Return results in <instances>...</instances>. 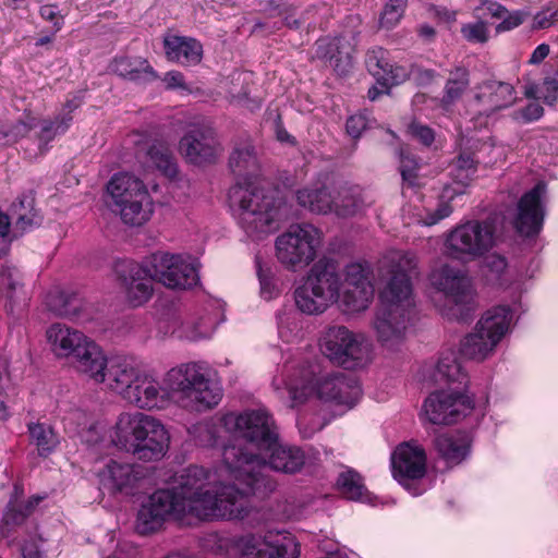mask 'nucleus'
Listing matches in <instances>:
<instances>
[{
    "instance_id": "obj_1",
    "label": "nucleus",
    "mask_w": 558,
    "mask_h": 558,
    "mask_svg": "<svg viewBox=\"0 0 558 558\" xmlns=\"http://www.w3.org/2000/svg\"><path fill=\"white\" fill-rule=\"evenodd\" d=\"M222 463L235 483H222L216 472L199 465L185 468L183 488L192 502V518L201 521L243 520L250 515L252 496L265 498L277 488L276 480L264 474L265 461L241 446H226Z\"/></svg>"
},
{
    "instance_id": "obj_2",
    "label": "nucleus",
    "mask_w": 558,
    "mask_h": 558,
    "mask_svg": "<svg viewBox=\"0 0 558 558\" xmlns=\"http://www.w3.org/2000/svg\"><path fill=\"white\" fill-rule=\"evenodd\" d=\"M284 386L293 405L316 398L323 402L352 408L362 395L361 386L352 375L343 372L319 374L317 366L312 364L295 368Z\"/></svg>"
},
{
    "instance_id": "obj_3",
    "label": "nucleus",
    "mask_w": 558,
    "mask_h": 558,
    "mask_svg": "<svg viewBox=\"0 0 558 558\" xmlns=\"http://www.w3.org/2000/svg\"><path fill=\"white\" fill-rule=\"evenodd\" d=\"M111 440L119 449L141 461H158L169 448L170 436L156 417L142 412L121 413L116 422Z\"/></svg>"
},
{
    "instance_id": "obj_4",
    "label": "nucleus",
    "mask_w": 558,
    "mask_h": 558,
    "mask_svg": "<svg viewBox=\"0 0 558 558\" xmlns=\"http://www.w3.org/2000/svg\"><path fill=\"white\" fill-rule=\"evenodd\" d=\"M228 198L246 233H269L277 229L283 203L275 190L266 189L257 180H245L230 187Z\"/></svg>"
},
{
    "instance_id": "obj_5",
    "label": "nucleus",
    "mask_w": 558,
    "mask_h": 558,
    "mask_svg": "<svg viewBox=\"0 0 558 558\" xmlns=\"http://www.w3.org/2000/svg\"><path fill=\"white\" fill-rule=\"evenodd\" d=\"M165 381L178 395L181 405L193 411L211 409L222 398V389L211 379V369L205 363L189 362L173 367Z\"/></svg>"
},
{
    "instance_id": "obj_6",
    "label": "nucleus",
    "mask_w": 558,
    "mask_h": 558,
    "mask_svg": "<svg viewBox=\"0 0 558 558\" xmlns=\"http://www.w3.org/2000/svg\"><path fill=\"white\" fill-rule=\"evenodd\" d=\"M342 277L332 258H320L294 291L296 307L307 315H319L337 303L340 307Z\"/></svg>"
},
{
    "instance_id": "obj_7",
    "label": "nucleus",
    "mask_w": 558,
    "mask_h": 558,
    "mask_svg": "<svg viewBox=\"0 0 558 558\" xmlns=\"http://www.w3.org/2000/svg\"><path fill=\"white\" fill-rule=\"evenodd\" d=\"M185 469L175 477L171 488L154 492L137 512L136 529L141 534L159 530L168 517L182 521L192 517V502L183 488Z\"/></svg>"
},
{
    "instance_id": "obj_8",
    "label": "nucleus",
    "mask_w": 558,
    "mask_h": 558,
    "mask_svg": "<svg viewBox=\"0 0 558 558\" xmlns=\"http://www.w3.org/2000/svg\"><path fill=\"white\" fill-rule=\"evenodd\" d=\"M319 349L331 363L345 369L362 368L373 360L371 340L344 325L327 326L320 333Z\"/></svg>"
},
{
    "instance_id": "obj_9",
    "label": "nucleus",
    "mask_w": 558,
    "mask_h": 558,
    "mask_svg": "<svg viewBox=\"0 0 558 558\" xmlns=\"http://www.w3.org/2000/svg\"><path fill=\"white\" fill-rule=\"evenodd\" d=\"M429 281L446 300V304L439 308L442 316L463 323L472 318L477 306L475 292L463 270L442 265L432 271Z\"/></svg>"
},
{
    "instance_id": "obj_10",
    "label": "nucleus",
    "mask_w": 558,
    "mask_h": 558,
    "mask_svg": "<svg viewBox=\"0 0 558 558\" xmlns=\"http://www.w3.org/2000/svg\"><path fill=\"white\" fill-rule=\"evenodd\" d=\"M323 244V232L312 223L291 225L275 242L276 257L289 270H299L316 257Z\"/></svg>"
},
{
    "instance_id": "obj_11",
    "label": "nucleus",
    "mask_w": 558,
    "mask_h": 558,
    "mask_svg": "<svg viewBox=\"0 0 558 558\" xmlns=\"http://www.w3.org/2000/svg\"><path fill=\"white\" fill-rule=\"evenodd\" d=\"M496 244V230L488 220H470L453 228L445 239L449 257L462 262L475 260Z\"/></svg>"
},
{
    "instance_id": "obj_12",
    "label": "nucleus",
    "mask_w": 558,
    "mask_h": 558,
    "mask_svg": "<svg viewBox=\"0 0 558 558\" xmlns=\"http://www.w3.org/2000/svg\"><path fill=\"white\" fill-rule=\"evenodd\" d=\"M511 319V310L508 306L488 310L477 322L474 331L462 340L461 354L475 361L488 357L507 333Z\"/></svg>"
},
{
    "instance_id": "obj_13",
    "label": "nucleus",
    "mask_w": 558,
    "mask_h": 558,
    "mask_svg": "<svg viewBox=\"0 0 558 558\" xmlns=\"http://www.w3.org/2000/svg\"><path fill=\"white\" fill-rule=\"evenodd\" d=\"M147 267L155 281L173 290H187L199 282L198 269L189 255L156 252L147 257Z\"/></svg>"
},
{
    "instance_id": "obj_14",
    "label": "nucleus",
    "mask_w": 558,
    "mask_h": 558,
    "mask_svg": "<svg viewBox=\"0 0 558 558\" xmlns=\"http://www.w3.org/2000/svg\"><path fill=\"white\" fill-rule=\"evenodd\" d=\"M239 558H300L301 546L287 531L247 534L236 542Z\"/></svg>"
},
{
    "instance_id": "obj_15",
    "label": "nucleus",
    "mask_w": 558,
    "mask_h": 558,
    "mask_svg": "<svg viewBox=\"0 0 558 558\" xmlns=\"http://www.w3.org/2000/svg\"><path fill=\"white\" fill-rule=\"evenodd\" d=\"M412 307L413 300L397 295L387 299L385 293L380 292V306L373 325L383 345L392 348L403 339Z\"/></svg>"
},
{
    "instance_id": "obj_16",
    "label": "nucleus",
    "mask_w": 558,
    "mask_h": 558,
    "mask_svg": "<svg viewBox=\"0 0 558 558\" xmlns=\"http://www.w3.org/2000/svg\"><path fill=\"white\" fill-rule=\"evenodd\" d=\"M340 310L355 314L368 308L374 298L373 268L367 262H353L343 269Z\"/></svg>"
},
{
    "instance_id": "obj_17",
    "label": "nucleus",
    "mask_w": 558,
    "mask_h": 558,
    "mask_svg": "<svg viewBox=\"0 0 558 558\" xmlns=\"http://www.w3.org/2000/svg\"><path fill=\"white\" fill-rule=\"evenodd\" d=\"M226 424H232L238 436L255 447L259 453L271 449L279 439L275 421L266 410H247L239 415H228Z\"/></svg>"
},
{
    "instance_id": "obj_18",
    "label": "nucleus",
    "mask_w": 558,
    "mask_h": 558,
    "mask_svg": "<svg viewBox=\"0 0 558 558\" xmlns=\"http://www.w3.org/2000/svg\"><path fill=\"white\" fill-rule=\"evenodd\" d=\"M474 409V400L460 390H437L424 401V413L432 424H453Z\"/></svg>"
},
{
    "instance_id": "obj_19",
    "label": "nucleus",
    "mask_w": 558,
    "mask_h": 558,
    "mask_svg": "<svg viewBox=\"0 0 558 558\" xmlns=\"http://www.w3.org/2000/svg\"><path fill=\"white\" fill-rule=\"evenodd\" d=\"M180 153L194 165L213 163L222 153L215 129L209 124H194L180 140Z\"/></svg>"
},
{
    "instance_id": "obj_20",
    "label": "nucleus",
    "mask_w": 558,
    "mask_h": 558,
    "mask_svg": "<svg viewBox=\"0 0 558 558\" xmlns=\"http://www.w3.org/2000/svg\"><path fill=\"white\" fill-rule=\"evenodd\" d=\"M116 274L131 306H142L150 300L155 280L147 267V258L142 264L134 260L118 262Z\"/></svg>"
},
{
    "instance_id": "obj_21",
    "label": "nucleus",
    "mask_w": 558,
    "mask_h": 558,
    "mask_svg": "<svg viewBox=\"0 0 558 558\" xmlns=\"http://www.w3.org/2000/svg\"><path fill=\"white\" fill-rule=\"evenodd\" d=\"M389 279L383 291L385 296L393 295L412 300L411 279L418 275V258L412 251H391L386 256Z\"/></svg>"
},
{
    "instance_id": "obj_22",
    "label": "nucleus",
    "mask_w": 558,
    "mask_h": 558,
    "mask_svg": "<svg viewBox=\"0 0 558 558\" xmlns=\"http://www.w3.org/2000/svg\"><path fill=\"white\" fill-rule=\"evenodd\" d=\"M99 488L109 495H132L144 477L143 468L135 463L109 460L97 472Z\"/></svg>"
},
{
    "instance_id": "obj_23",
    "label": "nucleus",
    "mask_w": 558,
    "mask_h": 558,
    "mask_svg": "<svg viewBox=\"0 0 558 558\" xmlns=\"http://www.w3.org/2000/svg\"><path fill=\"white\" fill-rule=\"evenodd\" d=\"M545 193L546 185L539 182L519 199L513 226L521 235L531 236L541 231L545 217L542 202Z\"/></svg>"
},
{
    "instance_id": "obj_24",
    "label": "nucleus",
    "mask_w": 558,
    "mask_h": 558,
    "mask_svg": "<svg viewBox=\"0 0 558 558\" xmlns=\"http://www.w3.org/2000/svg\"><path fill=\"white\" fill-rule=\"evenodd\" d=\"M427 457L424 448L415 441L399 445L392 456L393 477L401 484L408 480L422 478L426 473Z\"/></svg>"
},
{
    "instance_id": "obj_25",
    "label": "nucleus",
    "mask_w": 558,
    "mask_h": 558,
    "mask_svg": "<svg viewBox=\"0 0 558 558\" xmlns=\"http://www.w3.org/2000/svg\"><path fill=\"white\" fill-rule=\"evenodd\" d=\"M474 100L482 107L480 114L489 117L511 107L517 100V93L508 82L487 80L476 86Z\"/></svg>"
},
{
    "instance_id": "obj_26",
    "label": "nucleus",
    "mask_w": 558,
    "mask_h": 558,
    "mask_svg": "<svg viewBox=\"0 0 558 558\" xmlns=\"http://www.w3.org/2000/svg\"><path fill=\"white\" fill-rule=\"evenodd\" d=\"M354 47L345 37L320 38L315 44L314 58L327 62L339 75H345L353 65Z\"/></svg>"
},
{
    "instance_id": "obj_27",
    "label": "nucleus",
    "mask_w": 558,
    "mask_h": 558,
    "mask_svg": "<svg viewBox=\"0 0 558 558\" xmlns=\"http://www.w3.org/2000/svg\"><path fill=\"white\" fill-rule=\"evenodd\" d=\"M142 369L132 357L113 356L109 359L101 384L119 393L123 399L130 392Z\"/></svg>"
},
{
    "instance_id": "obj_28",
    "label": "nucleus",
    "mask_w": 558,
    "mask_h": 558,
    "mask_svg": "<svg viewBox=\"0 0 558 558\" xmlns=\"http://www.w3.org/2000/svg\"><path fill=\"white\" fill-rule=\"evenodd\" d=\"M46 335L53 353L59 357H72V361L90 341L82 331L63 324H52Z\"/></svg>"
},
{
    "instance_id": "obj_29",
    "label": "nucleus",
    "mask_w": 558,
    "mask_h": 558,
    "mask_svg": "<svg viewBox=\"0 0 558 558\" xmlns=\"http://www.w3.org/2000/svg\"><path fill=\"white\" fill-rule=\"evenodd\" d=\"M124 400L138 409L151 410L163 405L165 393L160 383L142 371Z\"/></svg>"
},
{
    "instance_id": "obj_30",
    "label": "nucleus",
    "mask_w": 558,
    "mask_h": 558,
    "mask_svg": "<svg viewBox=\"0 0 558 558\" xmlns=\"http://www.w3.org/2000/svg\"><path fill=\"white\" fill-rule=\"evenodd\" d=\"M262 453L267 454L266 460L260 453H257L265 461L263 473H266L267 465L276 471L284 474H295L302 470L305 464L304 451L295 446L279 444V440L271 449H266Z\"/></svg>"
},
{
    "instance_id": "obj_31",
    "label": "nucleus",
    "mask_w": 558,
    "mask_h": 558,
    "mask_svg": "<svg viewBox=\"0 0 558 558\" xmlns=\"http://www.w3.org/2000/svg\"><path fill=\"white\" fill-rule=\"evenodd\" d=\"M163 49L169 61L183 66L196 65L203 59V46L193 37L166 35L163 38Z\"/></svg>"
},
{
    "instance_id": "obj_32",
    "label": "nucleus",
    "mask_w": 558,
    "mask_h": 558,
    "mask_svg": "<svg viewBox=\"0 0 558 558\" xmlns=\"http://www.w3.org/2000/svg\"><path fill=\"white\" fill-rule=\"evenodd\" d=\"M109 359L102 349L93 340L85 344L82 351L72 361L75 371L96 384H100L105 378V371Z\"/></svg>"
},
{
    "instance_id": "obj_33",
    "label": "nucleus",
    "mask_w": 558,
    "mask_h": 558,
    "mask_svg": "<svg viewBox=\"0 0 558 558\" xmlns=\"http://www.w3.org/2000/svg\"><path fill=\"white\" fill-rule=\"evenodd\" d=\"M375 199L359 186H342L333 196L332 214L349 218L362 214Z\"/></svg>"
},
{
    "instance_id": "obj_34",
    "label": "nucleus",
    "mask_w": 558,
    "mask_h": 558,
    "mask_svg": "<svg viewBox=\"0 0 558 558\" xmlns=\"http://www.w3.org/2000/svg\"><path fill=\"white\" fill-rule=\"evenodd\" d=\"M109 69L131 82H153L158 77L148 60L140 56H118L111 61Z\"/></svg>"
},
{
    "instance_id": "obj_35",
    "label": "nucleus",
    "mask_w": 558,
    "mask_h": 558,
    "mask_svg": "<svg viewBox=\"0 0 558 558\" xmlns=\"http://www.w3.org/2000/svg\"><path fill=\"white\" fill-rule=\"evenodd\" d=\"M439 457L450 468L462 463L471 452V439L465 434H441L434 439Z\"/></svg>"
},
{
    "instance_id": "obj_36",
    "label": "nucleus",
    "mask_w": 558,
    "mask_h": 558,
    "mask_svg": "<svg viewBox=\"0 0 558 558\" xmlns=\"http://www.w3.org/2000/svg\"><path fill=\"white\" fill-rule=\"evenodd\" d=\"M107 191L116 207L129 204L148 193L143 181L126 172L116 173L108 182Z\"/></svg>"
},
{
    "instance_id": "obj_37",
    "label": "nucleus",
    "mask_w": 558,
    "mask_h": 558,
    "mask_svg": "<svg viewBox=\"0 0 558 558\" xmlns=\"http://www.w3.org/2000/svg\"><path fill=\"white\" fill-rule=\"evenodd\" d=\"M229 168L234 175L242 179L240 182L253 181L250 177L258 173L259 161L251 141L235 144L229 157Z\"/></svg>"
},
{
    "instance_id": "obj_38",
    "label": "nucleus",
    "mask_w": 558,
    "mask_h": 558,
    "mask_svg": "<svg viewBox=\"0 0 558 558\" xmlns=\"http://www.w3.org/2000/svg\"><path fill=\"white\" fill-rule=\"evenodd\" d=\"M366 66L368 72L376 78L377 83L387 88L399 83V71L401 68H393L390 64L387 51L383 48H374L366 54Z\"/></svg>"
},
{
    "instance_id": "obj_39",
    "label": "nucleus",
    "mask_w": 558,
    "mask_h": 558,
    "mask_svg": "<svg viewBox=\"0 0 558 558\" xmlns=\"http://www.w3.org/2000/svg\"><path fill=\"white\" fill-rule=\"evenodd\" d=\"M333 196L335 193L325 185L303 187L295 193L296 202L301 207L318 215L331 214Z\"/></svg>"
},
{
    "instance_id": "obj_40",
    "label": "nucleus",
    "mask_w": 558,
    "mask_h": 558,
    "mask_svg": "<svg viewBox=\"0 0 558 558\" xmlns=\"http://www.w3.org/2000/svg\"><path fill=\"white\" fill-rule=\"evenodd\" d=\"M11 215L15 218L14 228L20 233L39 226L43 220L35 209V198L32 194L20 195L11 205Z\"/></svg>"
},
{
    "instance_id": "obj_41",
    "label": "nucleus",
    "mask_w": 558,
    "mask_h": 558,
    "mask_svg": "<svg viewBox=\"0 0 558 558\" xmlns=\"http://www.w3.org/2000/svg\"><path fill=\"white\" fill-rule=\"evenodd\" d=\"M122 221L132 227H138L147 222L154 213V203L149 193L132 201L129 204L117 207Z\"/></svg>"
},
{
    "instance_id": "obj_42",
    "label": "nucleus",
    "mask_w": 558,
    "mask_h": 558,
    "mask_svg": "<svg viewBox=\"0 0 558 558\" xmlns=\"http://www.w3.org/2000/svg\"><path fill=\"white\" fill-rule=\"evenodd\" d=\"M470 86V73L464 66H457L449 72L440 99L441 107L450 108L457 104Z\"/></svg>"
},
{
    "instance_id": "obj_43",
    "label": "nucleus",
    "mask_w": 558,
    "mask_h": 558,
    "mask_svg": "<svg viewBox=\"0 0 558 558\" xmlns=\"http://www.w3.org/2000/svg\"><path fill=\"white\" fill-rule=\"evenodd\" d=\"M29 439L36 446L40 457L47 458L59 445V437L53 428L45 423H31L27 426Z\"/></svg>"
},
{
    "instance_id": "obj_44",
    "label": "nucleus",
    "mask_w": 558,
    "mask_h": 558,
    "mask_svg": "<svg viewBox=\"0 0 558 558\" xmlns=\"http://www.w3.org/2000/svg\"><path fill=\"white\" fill-rule=\"evenodd\" d=\"M336 486L340 494L347 499L366 500L368 497V490L364 485L363 477L353 469H345L340 472Z\"/></svg>"
},
{
    "instance_id": "obj_45",
    "label": "nucleus",
    "mask_w": 558,
    "mask_h": 558,
    "mask_svg": "<svg viewBox=\"0 0 558 558\" xmlns=\"http://www.w3.org/2000/svg\"><path fill=\"white\" fill-rule=\"evenodd\" d=\"M46 305L57 316L71 317L78 314L81 300L74 293L61 290L50 291L46 296Z\"/></svg>"
},
{
    "instance_id": "obj_46",
    "label": "nucleus",
    "mask_w": 558,
    "mask_h": 558,
    "mask_svg": "<svg viewBox=\"0 0 558 558\" xmlns=\"http://www.w3.org/2000/svg\"><path fill=\"white\" fill-rule=\"evenodd\" d=\"M436 378L448 384H459L465 386L468 375L463 371L454 353L442 354L436 365Z\"/></svg>"
},
{
    "instance_id": "obj_47",
    "label": "nucleus",
    "mask_w": 558,
    "mask_h": 558,
    "mask_svg": "<svg viewBox=\"0 0 558 558\" xmlns=\"http://www.w3.org/2000/svg\"><path fill=\"white\" fill-rule=\"evenodd\" d=\"M43 499V496L36 495L23 504L10 501L2 517L3 525L12 527L23 524Z\"/></svg>"
},
{
    "instance_id": "obj_48",
    "label": "nucleus",
    "mask_w": 558,
    "mask_h": 558,
    "mask_svg": "<svg viewBox=\"0 0 558 558\" xmlns=\"http://www.w3.org/2000/svg\"><path fill=\"white\" fill-rule=\"evenodd\" d=\"M0 290L4 293L7 299L10 300L11 304L26 300V294L21 282V275L13 267H1Z\"/></svg>"
},
{
    "instance_id": "obj_49",
    "label": "nucleus",
    "mask_w": 558,
    "mask_h": 558,
    "mask_svg": "<svg viewBox=\"0 0 558 558\" xmlns=\"http://www.w3.org/2000/svg\"><path fill=\"white\" fill-rule=\"evenodd\" d=\"M147 156L153 165L167 177H174L178 172L177 163L169 147L165 144H153Z\"/></svg>"
},
{
    "instance_id": "obj_50",
    "label": "nucleus",
    "mask_w": 558,
    "mask_h": 558,
    "mask_svg": "<svg viewBox=\"0 0 558 558\" xmlns=\"http://www.w3.org/2000/svg\"><path fill=\"white\" fill-rule=\"evenodd\" d=\"M72 120L73 117L69 114H57L53 119L43 120L38 134L39 141L47 144L57 136L64 134L69 130Z\"/></svg>"
},
{
    "instance_id": "obj_51",
    "label": "nucleus",
    "mask_w": 558,
    "mask_h": 558,
    "mask_svg": "<svg viewBox=\"0 0 558 558\" xmlns=\"http://www.w3.org/2000/svg\"><path fill=\"white\" fill-rule=\"evenodd\" d=\"M476 172V163L471 154H460L452 163L451 175L457 184L465 187L473 180Z\"/></svg>"
},
{
    "instance_id": "obj_52",
    "label": "nucleus",
    "mask_w": 558,
    "mask_h": 558,
    "mask_svg": "<svg viewBox=\"0 0 558 558\" xmlns=\"http://www.w3.org/2000/svg\"><path fill=\"white\" fill-rule=\"evenodd\" d=\"M32 130V125L22 120L12 123L0 122V143L11 144L26 136Z\"/></svg>"
},
{
    "instance_id": "obj_53",
    "label": "nucleus",
    "mask_w": 558,
    "mask_h": 558,
    "mask_svg": "<svg viewBox=\"0 0 558 558\" xmlns=\"http://www.w3.org/2000/svg\"><path fill=\"white\" fill-rule=\"evenodd\" d=\"M407 0H388L379 17V24L385 28H392L401 20Z\"/></svg>"
},
{
    "instance_id": "obj_54",
    "label": "nucleus",
    "mask_w": 558,
    "mask_h": 558,
    "mask_svg": "<svg viewBox=\"0 0 558 558\" xmlns=\"http://www.w3.org/2000/svg\"><path fill=\"white\" fill-rule=\"evenodd\" d=\"M461 34L465 40L472 44H485L489 39L488 25L484 21L462 25Z\"/></svg>"
},
{
    "instance_id": "obj_55",
    "label": "nucleus",
    "mask_w": 558,
    "mask_h": 558,
    "mask_svg": "<svg viewBox=\"0 0 558 558\" xmlns=\"http://www.w3.org/2000/svg\"><path fill=\"white\" fill-rule=\"evenodd\" d=\"M453 208L449 202L441 201L435 210H425L424 214H418L416 221L424 226H434L442 219L449 217Z\"/></svg>"
},
{
    "instance_id": "obj_56",
    "label": "nucleus",
    "mask_w": 558,
    "mask_h": 558,
    "mask_svg": "<svg viewBox=\"0 0 558 558\" xmlns=\"http://www.w3.org/2000/svg\"><path fill=\"white\" fill-rule=\"evenodd\" d=\"M215 329V320L210 317H202L193 327H185V338L192 341L209 337Z\"/></svg>"
},
{
    "instance_id": "obj_57",
    "label": "nucleus",
    "mask_w": 558,
    "mask_h": 558,
    "mask_svg": "<svg viewBox=\"0 0 558 558\" xmlns=\"http://www.w3.org/2000/svg\"><path fill=\"white\" fill-rule=\"evenodd\" d=\"M418 163L416 159L410 155L401 154L400 172L404 182L410 186L416 185Z\"/></svg>"
},
{
    "instance_id": "obj_58",
    "label": "nucleus",
    "mask_w": 558,
    "mask_h": 558,
    "mask_svg": "<svg viewBox=\"0 0 558 558\" xmlns=\"http://www.w3.org/2000/svg\"><path fill=\"white\" fill-rule=\"evenodd\" d=\"M529 17V12L523 10H517L510 12L507 11V14L501 19V22L496 26L497 33L509 32L522 25L525 20Z\"/></svg>"
},
{
    "instance_id": "obj_59",
    "label": "nucleus",
    "mask_w": 558,
    "mask_h": 558,
    "mask_svg": "<svg viewBox=\"0 0 558 558\" xmlns=\"http://www.w3.org/2000/svg\"><path fill=\"white\" fill-rule=\"evenodd\" d=\"M408 131L412 137L425 146H430L435 141L434 131L429 126L423 125L421 123L412 122L409 125Z\"/></svg>"
},
{
    "instance_id": "obj_60",
    "label": "nucleus",
    "mask_w": 558,
    "mask_h": 558,
    "mask_svg": "<svg viewBox=\"0 0 558 558\" xmlns=\"http://www.w3.org/2000/svg\"><path fill=\"white\" fill-rule=\"evenodd\" d=\"M544 114V108L538 102H530L524 108L514 112V119L524 123L538 120Z\"/></svg>"
},
{
    "instance_id": "obj_61",
    "label": "nucleus",
    "mask_w": 558,
    "mask_h": 558,
    "mask_svg": "<svg viewBox=\"0 0 558 558\" xmlns=\"http://www.w3.org/2000/svg\"><path fill=\"white\" fill-rule=\"evenodd\" d=\"M542 98L547 105H555L558 100V76L556 73L544 80L542 86Z\"/></svg>"
},
{
    "instance_id": "obj_62",
    "label": "nucleus",
    "mask_w": 558,
    "mask_h": 558,
    "mask_svg": "<svg viewBox=\"0 0 558 558\" xmlns=\"http://www.w3.org/2000/svg\"><path fill=\"white\" fill-rule=\"evenodd\" d=\"M507 259L497 254L489 255L485 258L484 266L492 278L498 280L507 268Z\"/></svg>"
},
{
    "instance_id": "obj_63",
    "label": "nucleus",
    "mask_w": 558,
    "mask_h": 558,
    "mask_svg": "<svg viewBox=\"0 0 558 558\" xmlns=\"http://www.w3.org/2000/svg\"><path fill=\"white\" fill-rule=\"evenodd\" d=\"M367 128V118L363 113L350 116L345 123L348 134L353 138H359Z\"/></svg>"
},
{
    "instance_id": "obj_64",
    "label": "nucleus",
    "mask_w": 558,
    "mask_h": 558,
    "mask_svg": "<svg viewBox=\"0 0 558 558\" xmlns=\"http://www.w3.org/2000/svg\"><path fill=\"white\" fill-rule=\"evenodd\" d=\"M558 16L557 10H551L549 8L543 9L542 11L537 12L533 17V25L532 27L534 29H545L550 27L554 22L556 21Z\"/></svg>"
}]
</instances>
